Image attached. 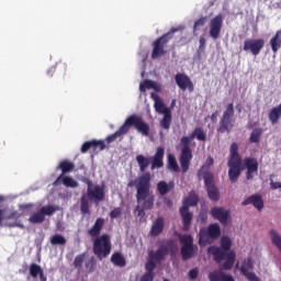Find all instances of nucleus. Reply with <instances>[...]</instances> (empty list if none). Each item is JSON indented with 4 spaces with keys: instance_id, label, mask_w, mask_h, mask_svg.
<instances>
[{
    "instance_id": "f704fd0d",
    "label": "nucleus",
    "mask_w": 281,
    "mask_h": 281,
    "mask_svg": "<svg viewBox=\"0 0 281 281\" xmlns=\"http://www.w3.org/2000/svg\"><path fill=\"white\" fill-rule=\"evenodd\" d=\"M66 188H78V181L69 176H63L59 180Z\"/></svg>"
},
{
    "instance_id": "680f3d73",
    "label": "nucleus",
    "mask_w": 281,
    "mask_h": 281,
    "mask_svg": "<svg viewBox=\"0 0 281 281\" xmlns=\"http://www.w3.org/2000/svg\"><path fill=\"white\" fill-rule=\"evenodd\" d=\"M151 89H154V91H160L161 87H159V85L154 81V87Z\"/></svg>"
},
{
    "instance_id": "cd10ccee",
    "label": "nucleus",
    "mask_w": 281,
    "mask_h": 281,
    "mask_svg": "<svg viewBox=\"0 0 281 281\" xmlns=\"http://www.w3.org/2000/svg\"><path fill=\"white\" fill-rule=\"evenodd\" d=\"M199 204V195L194 191H190L189 195L184 199L183 205L190 207H194V205Z\"/></svg>"
},
{
    "instance_id": "2f4dec72",
    "label": "nucleus",
    "mask_w": 281,
    "mask_h": 281,
    "mask_svg": "<svg viewBox=\"0 0 281 281\" xmlns=\"http://www.w3.org/2000/svg\"><path fill=\"white\" fill-rule=\"evenodd\" d=\"M172 124V112H168L164 114L162 119L160 120V126L165 131H170V125Z\"/></svg>"
},
{
    "instance_id": "0e129e2a",
    "label": "nucleus",
    "mask_w": 281,
    "mask_h": 281,
    "mask_svg": "<svg viewBox=\"0 0 281 281\" xmlns=\"http://www.w3.org/2000/svg\"><path fill=\"white\" fill-rule=\"evenodd\" d=\"M65 69H67V64H64Z\"/></svg>"
},
{
    "instance_id": "9b49d317",
    "label": "nucleus",
    "mask_w": 281,
    "mask_h": 281,
    "mask_svg": "<svg viewBox=\"0 0 281 281\" xmlns=\"http://www.w3.org/2000/svg\"><path fill=\"white\" fill-rule=\"evenodd\" d=\"M221 236V226L216 223L209 225L207 228H201L199 232V245H207L210 238L216 239Z\"/></svg>"
},
{
    "instance_id": "c85d7f7f",
    "label": "nucleus",
    "mask_w": 281,
    "mask_h": 281,
    "mask_svg": "<svg viewBox=\"0 0 281 281\" xmlns=\"http://www.w3.org/2000/svg\"><path fill=\"white\" fill-rule=\"evenodd\" d=\"M111 262L115 267H126V258L121 252H114L111 256Z\"/></svg>"
},
{
    "instance_id": "7c9ffc66",
    "label": "nucleus",
    "mask_w": 281,
    "mask_h": 281,
    "mask_svg": "<svg viewBox=\"0 0 281 281\" xmlns=\"http://www.w3.org/2000/svg\"><path fill=\"white\" fill-rule=\"evenodd\" d=\"M269 236L271 238L272 245H274V247L278 248L279 251L281 252V236H280V233H278V231H276V229H271L269 232Z\"/></svg>"
},
{
    "instance_id": "1a4fd4ad",
    "label": "nucleus",
    "mask_w": 281,
    "mask_h": 281,
    "mask_svg": "<svg viewBox=\"0 0 281 281\" xmlns=\"http://www.w3.org/2000/svg\"><path fill=\"white\" fill-rule=\"evenodd\" d=\"M234 128V103H229L223 112L217 133H232Z\"/></svg>"
},
{
    "instance_id": "f3484780",
    "label": "nucleus",
    "mask_w": 281,
    "mask_h": 281,
    "mask_svg": "<svg viewBox=\"0 0 281 281\" xmlns=\"http://www.w3.org/2000/svg\"><path fill=\"white\" fill-rule=\"evenodd\" d=\"M244 166L246 168V179L247 181H251L254 179V175H258V159L256 158H245Z\"/></svg>"
},
{
    "instance_id": "dca6fc26",
    "label": "nucleus",
    "mask_w": 281,
    "mask_h": 281,
    "mask_svg": "<svg viewBox=\"0 0 281 281\" xmlns=\"http://www.w3.org/2000/svg\"><path fill=\"white\" fill-rule=\"evenodd\" d=\"M175 80L181 91H186V89H188L190 93L194 91V83H192V80L190 79V77H188V75L178 72L175 76Z\"/></svg>"
},
{
    "instance_id": "5fc2aeb1",
    "label": "nucleus",
    "mask_w": 281,
    "mask_h": 281,
    "mask_svg": "<svg viewBox=\"0 0 281 281\" xmlns=\"http://www.w3.org/2000/svg\"><path fill=\"white\" fill-rule=\"evenodd\" d=\"M200 46H199V49L200 52H205V37H200Z\"/></svg>"
},
{
    "instance_id": "e433bc0d",
    "label": "nucleus",
    "mask_w": 281,
    "mask_h": 281,
    "mask_svg": "<svg viewBox=\"0 0 281 281\" xmlns=\"http://www.w3.org/2000/svg\"><path fill=\"white\" fill-rule=\"evenodd\" d=\"M87 258V252H82L77 255L74 260L75 269H82V265L85 263V259Z\"/></svg>"
},
{
    "instance_id": "4be33fe9",
    "label": "nucleus",
    "mask_w": 281,
    "mask_h": 281,
    "mask_svg": "<svg viewBox=\"0 0 281 281\" xmlns=\"http://www.w3.org/2000/svg\"><path fill=\"white\" fill-rule=\"evenodd\" d=\"M166 149L164 147H158L156 154L151 157V170L156 168H164V155Z\"/></svg>"
},
{
    "instance_id": "473e14b6",
    "label": "nucleus",
    "mask_w": 281,
    "mask_h": 281,
    "mask_svg": "<svg viewBox=\"0 0 281 281\" xmlns=\"http://www.w3.org/2000/svg\"><path fill=\"white\" fill-rule=\"evenodd\" d=\"M260 137H262V128L256 127L252 130L249 142L250 144H258L260 142Z\"/></svg>"
},
{
    "instance_id": "c9c22d12",
    "label": "nucleus",
    "mask_w": 281,
    "mask_h": 281,
    "mask_svg": "<svg viewBox=\"0 0 281 281\" xmlns=\"http://www.w3.org/2000/svg\"><path fill=\"white\" fill-rule=\"evenodd\" d=\"M85 267L88 273H93V271H95V267H98V260L95 257H90V259L86 261Z\"/></svg>"
},
{
    "instance_id": "338daca9",
    "label": "nucleus",
    "mask_w": 281,
    "mask_h": 281,
    "mask_svg": "<svg viewBox=\"0 0 281 281\" xmlns=\"http://www.w3.org/2000/svg\"><path fill=\"white\" fill-rule=\"evenodd\" d=\"M0 201H3V198H0Z\"/></svg>"
},
{
    "instance_id": "f03ea898",
    "label": "nucleus",
    "mask_w": 281,
    "mask_h": 281,
    "mask_svg": "<svg viewBox=\"0 0 281 281\" xmlns=\"http://www.w3.org/2000/svg\"><path fill=\"white\" fill-rule=\"evenodd\" d=\"M104 223L105 220L103 217H98L94 224L87 232L90 238H94L92 244V251L94 256H97L98 260H104V258H109V256H111V249H113V245L111 244V235L106 233L102 234V229H104Z\"/></svg>"
},
{
    "instance_id": "c03bdc74",
    "label": "nucleus",
    "mask_w": 281,
    "mask_h": 281,
    "mask_svg": "<svg viewBox=\"0 0 281 281\" xmlns=\"http://www.w3.org/2000/svg\"><path fill=\"white\" fill-rule=\"evenodd\" d=\"M243 269H245L246 271H249V269H254V260L251 258L245 259L240 267L241 273H243Z\"/></svg>"
},
{
    "instance_id": "de8ad7c7",
    "label": "nucleus",
    "mask_w": 281,
    "mask_h": 281,
    "mask_svg": "<svg viewBox=\"0 0 281 281\" xmlns=\"http://www.w3.org/2000/svg\"><path fill=\"white\" fill-rule=\"evenodd\" d=\"M155 267H156V265H155L154 259L149 258L147 260L146 265H145L146 273H155L154 272L155 271Z\"/></svg>"
},
{
    "instance_id": "4c0bfd02",
    "label": "nucleus",
    "mask_w": 281,
    "mask_h": 281,
    "mask_svg": "<svg viewBox=\"0 0 281 281\" xmlns=\"http://www.w3.org/2000/svg\"><path fill=\"white\" fill-rule=\"evenodd\" d=\"M50 245H67V239L60 234H56L50 238Z\"/></svg>"
},
{
    "instance_id": "2eb2a0df",
    "label": "nucleus",
    "mask_w": 281,
    "mask_h": 281,
    "mask_svg": "<svg viewBox=\"0 0 281 281\" xmlns=\"http://www.w3.org/2000/svg\"><path fill=\"white\" fill-rule=\"evenodd\" d=\"M210 31L209 35L213 41H216L221 36V31L223 30V15H215L209 24Z\"/></svg>"
},
{
    "instance_id": "412c9836",
    "label": "nucleus",
    "mask_w": 281,
    "mask_h": 281,
    "mask_svg": "<svg viewBox=\"0 0 281 281\" xmlns=\"http://www.w3.org/2000/svg\"><path fill=\"white\" fill-rule=\"evenodd\" d=\"M180 216L182 218V224H183V232H190V225L192 223V213L190 212V209L188 206L182 205L180 209Z\"/></svg>"
},
{
    "instance_id": "aec40b11",
    "label": "nucleus",
    "mask_w": 281,
    "mask_h": 281,
    "mask_svg": "<svg viewBox=\"0 0 281 281\" xmlns=\"http://www.w3.org/2000/svg\"><path fill=\"white\" fill-rule=\"evenodd\" d=\"M58 168L59 170H61V175L54 182L55 186H58V183L60 182V179H63L65 175H68L69 172H74V168H76V165L69 160H63L59 162Z\"/></svg>"
},
{
    "instance_id": "69168bd1",
    "label": "nucleus",
    "mask_w": 281,
    "mask_h": 281,
    "mask_svg": "<svg viewBox=\"0 0 281 281\" xmlns=\"http://www.w3.org/2000/svg\"><path fill=\"white\" fill-rule=\"evenodd\" d=\"M49 74H52V70H48V76H49Z\"/></svg>"
},
{
    "instance_id": "0eeeda50",
    "label": "nucleus",
    "mask_w": 281,
    "mask_h": 281,
    "mask_svg": "<svg viewBox=\"0 0 281 281\" xmlns=\"http://www.w3.org/2000/svg\"><path fill=\"white\" fill-rule=\"evenodd\" d=\"M207 251L213 256L215 262H223V260H225L222 266V269H225V271H229L236 262V252H234V250L227 252L216 246H211Z\"/></svg>"
},
{
    "instance_id": "c756f323",
    "label": "nucleus",
    "mask_w": 281,
    "mask_h": 281,
    "mask_svg": "<svg viewBox=\"0 0 281 281\" xmlns=\"http://www.w3.org/2000/svg\"><path fill=\"white\" fill-rule=\"evenodd\" d=\"M136 161L139 166V170L146 175V168L150 166V158H147L144 155H138L136 156Z\"/></svg>"
},
{
    "instance_id": "052dcab7",
    "label": "nucleus",
    "mask_w": 281,
    "mask_h": 281,
    "mask_svg": "<svg viewBox=\"0 0 281 281\" xmlns=\"http://www.w3.org/2000/svg\"><path fill=\"white\" fill-rule=\"evenodd\" d=\"M40 280L41 281H47V277L45 276V272L42 270L41 274H40Z\"/></svg>"
},
{
    "instance_id": "a211bd4d",
    "label": "nucleus",
    "mask_w": 281,
    "mask_h": 281,
    "mask_svg": "<svg viewBox=\"0 0 281 281\" xmlns=\"http://www.w3.org/2000/svg\"><path fill=\"white\" fill-rule=\"evenodd\" d=\"M210 213L215 221H220L222 225H227V221H229V211L221 206H214L211 209Z\"/></svg>"
},
{
    "instance_id": "49530a36",
    "label": "nucleus",
    "mask_w": 281,
    "mask_h": 281,
    "mask_svg": "<svg viewBox=\"0 0 281 281\" xmlns=\"http://www.w3.org/2000/svg\"><path fill=\"white\" fill-rule=\"evenodd\" d=\"M205 23H207V16L200 18L199 20H196L193 25L194 32H196V30H200V27H203V25H205Z\"/></svg>"
},
{
    "instance_id": "37998d69",
    "label": "nucleus",
    "mask_w": 281,
    "mask_h": 281,
    "mask_svg": "<svg viewBox=\"0 0 281 281\" xmlns=\"http://www.w3.org/2000/svg\"><path fill=\"white\" fill-rule=\"evenodd\" d=\"M104 148H106L104 140L92 139V150H104Z\"/></svg>"
},
{
    "instance_id": "72a5a7b5",
    "label": "nucleus",
    "mask_w": 281,
    "mask_h": 281,
    "mask_svg": "<svg viewBox=\"0 0 281 281\" xmlns=\"http://www.w3.org/2000/svg\"><path fill=\"white\" fill-rule=\"evenodd\" d=\"M222 251H226V254H229L232 251V238L228 236H223L221 238V248Z\"/></svg>"
},
{
    "instance_id": "9d476101",
    "label": "nucleus",
    "mask_w": 281,
    "mask_h": 281,
    "mask_svg": "<svg viewBox=\"0 0 281 281\" xmlns=\"http://www.w3.org/2000/svg\"><path fill=\"white\" fill-rule=\"evenodd\" d=\"M56 212H58V206L56 205L42 206L29 217V221L33 223V225H41V223H45V216H54Z\"/></svg>"
},
{
    "instance_id": "39448f33",
    "label": "nucleus",
    "mask_w": 281,
    "mask_h": 281,
    "mask_svg": "<svg viewBox=\"0 0 281 281\" xmlns=\"http://www.w3.org/2000/svg\"><path fill=\"white\" fill-rule=\"evenodd\" d=\"M238 143H233L229 147V158L227 161L228 167V179L231 183H238V179L243 173V156L238 153Z\"/></svg>"
},
{
    "instance_id": "5701e85b",
    "label": "nucleus",
    "mask_w": 281,
    "mask_h": 281,
    "mask_svg": "<svg viewBox=\"0 0 281 281\" xmlns=\"http://www.w3.org/2000/svg\"><path fill=\"white\" fill-rule=\"evenodd\" d=\"M148 256L155 262H162L166 256H168V246H160L156 251L150 250Z\"/></svg>"
},
{
    "instance_id": "20e7f679",
    "label": "nucleus",
    "mask_w": 281,
    "mask_h": 281,
    "mask_svg": "<svg viewBox=\"0 0 281 281\" xmlns=\"http://www.w3.org/2000/svg\"><path fill=\"white\" fill-rule=\"evenodd\" d=\"M137 130L138 133H142L144 137H148L150 135V125L144 121V119L137 114H132L126 117L123 125L112 135H109L105 138L106 144H113L117 137H122V135H126L131 131V127Z\"/></svg>"
},
{
    "instance_id": "58836bf2",
    "label": "nucleus",
    "mask_w": 281,
    "mask_h": 281,
    "mask_svg": "<svg viewBox=\"0 0 281 281\" xmlns=\"http://www.w3.org/2000/svg\"><path fill=\"white\" fill-rule=\"evenodd\" d=\"M43 272V268L37 263H31L30 266V276L32 278H38V276Z\"/></svg>"
},
{
    "instance_id": "a18cd8bd",
    "label": "nucleus",
    "mask_w": 281,
    "mask_h": 281,
    "mask_svg": "<svg viewBox=\"0 0 281 281\" xmlns=\"http://www.w3.org/2000/svg\"><path fill=\"white\" fill-rule=\"evenodd\" d=\"M241 274H244L245 278H247V280L249 281H260V278H258V276H256L255 272L246 271L245 269H243Z\"/></svg>"
},
{
    "instance_id": "09e8293b",
    "label": "nucleus",
    "mask_w": 281,
    "mask_h": 281,
    "mask_svg": "<svg viewBox=\"0 0 281 281\" xmlns=\"http://www.w3.org/2000/svg\"><path fill=\"white\" fill-rule=\"evenodd\" d=\"M110 218L115 220V218H120V216H122V207H114L110 214H109Z\"/></svg>"
},
{
    "instance_id": "393cba45",
    "label": "nucleus",
    "mask_w": 281,
    "mask_h": 281,
    "mask_svg": "<svg viewBox=\"0 0 281 281\" xmlns=\"http://www.w3.org/2000/svg\"><path fill=\"white\" fill-rule=\"evenodd\" d=\"M156 190L160 196H166V194H168V192H170V190H175V182L170 181L168 183L164 180H160L157 183Z\"/></svg>"
},
{
    "instance_id": "6e6552de",
    "label": "nucleus",
    "mask_w": 281,
    "mask_h": 281,
    "mask_svg": "<svg viewBox=\"0 0 281 281\" xmlns=\"http://www.w3.org/2000/svg\"><path fill=\"white\" fill-rule=\"evenodd\" d=\"M175 32H179V29L172 27L169 32L165 33L162 36L156 38L153 42V50L151 58L153 60H157V58H161V56H166V45L170 43L172 36H175Z\"/></svg>"
},
{
    "instance_id": "8fccbe9b",
    "label": "nucleus",
    "mask_w": 281,
    "mask_h": 281,
    "mask_svg": "<svg viewBox=\"0 0 281 281\" xmlns=\"http://www.w3.org/2000/svg\"><path fill=\"white\" fill-rule=\"evenodd\" d=\"M91 148H93V143H92V140H88V142L82 144L80 150H81L82 154H85V153L91 150Z\"/></svg>"
},
{
    "instance_id": "bf43d9fd",
    "label": "nucleus",
    "mask_w": 281,
    "mask_h": 281,
    "mask_svg": "<svg viewBox=\"0 0 281 281\" xmlns=\"http://www.w3.org/2000/svg\"><path fill=\"white\" fill-rule=\"evenodd\" d=\"M217 117H218V111H215V112H213L212 115H211V121H212V122H216Z\"/></svg>"
},
{
    "instance_id": "3c124183",
    "label": "nucleus",
    "mask_w": 281,
    "mask_h": 281,
    "mask_svg": "<svg viewBox=\"0 0 281 281\" xmlns=\"http://www.w3.org/2000/svg\"><path fill=\"white\" fill-rule=\"evenodd\" d=\"M153 280H155V272H145L140 277V281H153Z\"/></svg>"
},
{
    "instance_id": "603ef678",
    "label": "nucleus",
    "mask_w": 281,
    "mask_h": 281,
    "mask_svg": "<svg viewBox=\"0 0 281 281\" xmlns=\"http://www.w3.org/2000/svg\"><path fill=\"white\" fill-rule=\"evenodd\" d=\"M189 279L196 280L199 278V268H193L188 273Z\"/></svg>"
},
{
    "instance_id": "ea45409f",
    "label": "nucleus",
    "mask_w": 281,
    "mask_h": 281,
    "mask_svg": "<svg viewBox=\"0 0 281 281\" xmlns=\"http://www.w3.org/2000/svg\"><path fill=\"white\" fill-rule=\"evenodd\" d=\"M168 166L169 170H172L173 172H179V164H177V158L175 156L169 155L168 156Z\"/></svg>"
},
{
    "instance_id": "423d86ee",
    "label": "nucleus",
    "mask_w": 281,
    "mask_h": 281,
    "mask_svg": "<svg viewBox=\"0 0 281 281\" xmlns=\"http://www.w3.org/2000/svg\"><path fill=\"white\" fill-rule=\"evenodd\" d=\"M85 183L88 186V194H83L80 199V212L81 214H91L89 211V198L94 201H104V188L94 186L89 179H85Z\"/></svg>"
},
{
    "instance_id": "864d4df0",
    "label": "nucleus",
    "mask_w": 281,
    "mask_h": 281,
    "mask_svg": "<svg viewBox=\"0 0 281 281\" xmlns=\"http://www.w3.org/2000/svg\"><path fill=\"white\" fill-rule=\"evenodd\" d=\"M5 218H7V220H10L11 216L5 217V210H0V227L3 226V221H5Z\"/></svg>"
},
{
    "instance_id": "4d7b16f0",
    "label": "nucleus",
    "mask_w": 281,
    "mask_h": 281,
    "mask_svg": "<svg viewBox=\"0 0 281 281\" xmlns=\"http://www.w3.org/2000/svg\"><path fill=\"white\" fill-rule=\"evenodd\" d=\"M205 166H207L210 168V166H214V158H212V156H209L206 161H205ZM205 166H202V168H205Z\"/></svg>"
},
{
    "instance_id": "f257e3e1",
    "label": "nucleus",
    "mask_w": 281,
    "mask_h": 281,
    "mask_svg": "<svg viewBox=\"0 0 281 281\" xmlns=\"http://www.w3.org/2000/svg\"><path fill=\"white\" fill-rule=\"evenodd\" d=\"M151 181L153 176H150V172H146L127 184L128 188H136V201L142 204V207L139 205L136 206L137 216H146L145 210L155 207V195L150 192Z\"/></svg>"
},
{
    "instance_id": "f8f14e48",
    "label": "nucleus",
    "mask_w": 281,
    "mask_h": 281,
    "mask_svg": "<svg viewBox=\"0 0 281 281\" xmlns=\"http://www.w3.org/2000/svg\"><path fill=\"white\" fill-rule=\"evenodd\" d=\"M179 239L182 245L180 250L182 260H190L194 256V238L192 235H180Z\"/></svg>"
},
{
    "instance_id": "e2e57ef3",
    "label": "nucleus",
    "mask_w": 281,
    "mask_h": 281,
    "mask_svg": "<svg viewBox=\"0 0 281 281\" xmlns=\"http://www.w3.org/2000/svg\"><path fill=\"white\" fill-rule=\"evenodd\" d=\"M175 104H177V101H176V100H172L171 106H175Z\"/></svg>"
},
{
    "instance_id": "b1692460",
    "label": "nucleus",
    "mask_w": 281,
    "mask_h": 281,
    "mask_svg": "<svg viewBox=\"0 0 281 281\" xmlns=\"http://www.w3.org/2000/svg\"><path fill=\"white\" fill-rule=\"evenodd\" d=\"M151 98L153 100H155V111L157 113H160L161 115H166L167 113H171V111L168 109V106H166V104L164 103V101L161 99H159V94L151 92Z\"/></svg>"
},
{
    "instance_id": "6ab92c4d",
    "label": "nucleus",
    "mask_w": 281,
    "mask_h": 281,
    "mask_svg": "<svg viewBox=\"0 0 281 281\" xmlns=\"http://www.w3.org/2000/svg\"><path fill=\"white\" fill-rule=\"evenodd\" d=\"M241 205H254L260 212L265 207V200H262V195L254 194L244 200Z\"/></svg>"
},
{
    "instance_id": "6e6d98bb",
    "label": "nucleus",
    "mask_w": 281,
    "mask_h": 281,
    "mask_svg": "<svg viewBox=\"0 0 281 281\" xmlns=\"http://www.w3.org/2000/svg\"><path fill=\"white\" fill-rule=\"evenodd\" d=\"M270 187L272 190H279V189H281V182H274L273 180H271Z\"/></svg>"
},
{
    "instance_id": "4468645a",
    "label": "nucleus",
    "mask_w": 281,
    "mask_h": 281,
    "mask_svg": "<svg viewBox=\"0 0 281 281\" xmlns=\"http://www.w3.org/2000/svg\"><path fill=\"white\" fill-rule=\"evenodd\" d=\"M265 48L263 38H247L244 42L243 49L244 52H250L254 56H259L260 52Z\"/></svg>"
},
{
    "instance_id": "a19ab883",
    "label": "nucleus",
    "mask_w": 281,
    "mask_h": 281,
    "mask_svg": "<svg viewBox=\"0 0 281 281\" xmlns=\"http://www.w3.org/2000/svg\"><path fill=\"white\" fill-rule=\"evenodd\" d=\"M224 272L221 271H213L209 273L210 281H223Z\"/></svg>"
},
{
    "instance_id": "bb28decb",
    "label": "nucleus",
    "mask_w": 281,
    "mask_h": 281,
    "mask_svg": "<svg viewBox=\"0 0 281 281\" xmlns=\"http://www.w3.org/2000/svg\"><path fill=\"white\" fill-rule=\"evenodd\" d=\"M164 232V217H157L153 223L150 234L151 236H159Z\"/></svg>"
},
{
    "instance_id": "a878e982",
    "label": "nucleus",
    "mask_w": 281,
    "mask_h": 281,
    "mask_svg": "<svg viewBox=\"0 0 281 281\" xmlns=\"http://www.w3.org/2000/svg\"><path fill=\"white\" fill-rule=\"evenodd\" d=\"M270 47L273 54H278V50L281 47V30L277 31L274 36L270 38Z\"/></svg>"
},
{
    "instance_id": "79ce46f5",
    "label": "nucleus",
    "mask_w": 281,
    "mask_h": 281,
    "mask_svg": "<svg viewBox=\"0 0 281 281\" xmlns=\"http://www.w3.org/2000/svg\"><path fill=\"white\" fill-rule=\"evenodd\" d=\"M154 82L155 81L153 80L146 79L144 82L139 85V91H142V93H145L146 89H153Z\"/></svg>"
},
{
    "instance_id": "13d9d810",
    "label": "nucleus",
    "mask_w": 281,
    "mask_h": 281,
    "mask_svg": "<svg viewBox=\"0 0 281 281\" xmlns=\"http://www.w3.org/2000/svg\"><path fill=\"white\" fill-rule=\"evenodd\" d=\"M222 281H235V280H234V277H232V274H225L224 272L222 277Z\"/></svg>"
},
{
    "instance_id": "ddd939ff",
    "label": "nucleus",
    "mask_w": 281,
    "mask_h": 281,
    "mask_svg": "<svg viewBox=\"0 0 281 281\" xmlns=\"http://www.w3.org/2000/svg\"><path fill=\"white\" fill-rule=\"evenodd\" d=\"M204 183L207 191V196L211 201H218L221 199V193L218 192V188L214 184V175L212 172L204 173Z\"/></svg>"
},
{
    "instance_id": "7ed1b4c3",
    "label": "nucleus",
    "mask_w": 281,
    "mask_h": 281,
    "mask_svg": "<svg viewBox=\"0 0 281 281\" xmlns=\"http://www.w3.org/2000/svg\"><path fill=\"white\" fill-rule=\"evenodd\" d=\"M192 139H198V142H205L207 139V134L202 127H196L189 136H182L180 139V167L183 173L190 170V164L192 161V149L190 148V144H192Z\"/></svg>"
}]
</instances>
